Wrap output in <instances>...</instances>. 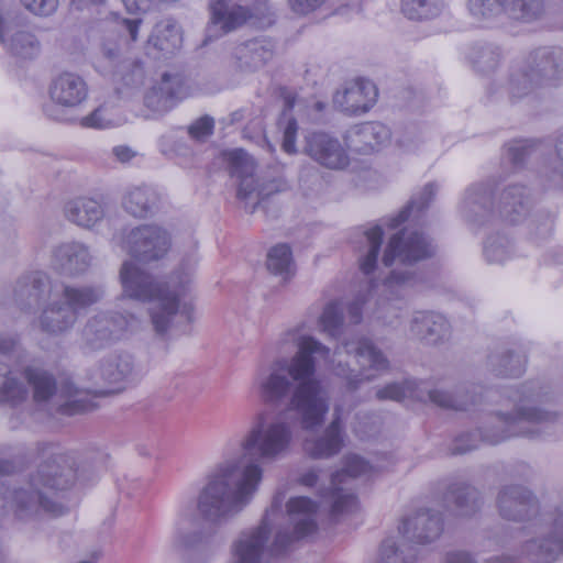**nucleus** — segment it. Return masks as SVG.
Here are the masks:
<instances>
[{
    "label": "nucleus",
    "mask_w": 563,
    "mask_h": 563,
    "mask_svg": "<svg viewBox=\"0 0 563 563\" xmlns=\"http://www.w3.org/2000/svg\"><path fill=\"white\" fill-rule=\"evenodd\" d=\"M65 216L79 227L91 228L103 219L104 209L93 198L79 197L66 203Z\"/></svg>",
    "instance_id": "33"
},
{
    "label": "nucleus",
    "mask_w": 563,
    "mask_h": 563,
    "mask_svg": "<svg viewBox=\"0 0 563 563\" xmlns=\"http://www.w3.org/2000/svg\"><path fill=\"white\" fill-rule=\"evenodd\" d=\"M183 42L181 31L177 22L172 19H165L158 22L148 38V44L153 45L164 55L174 54L180 48Z\"/></svg>",
    "instance_id": "36"
},
{
    "label": "nucleus",
    "mask_w": 563,
    "mask_h": 563,
    "mask_svg": "<svg viewBox=\"0 0 563 563\" xmlns=\"http://www.w3.org/2000/svg\"><path fill=\"white\" fill-rule=\"evenodd\" d=\"M553 216L550 212L543 210L536 211L528 222L530 238L536 242L548 239L553 230Z\"/></svg>",
    "instance_id": "53"
},
{
    "label": "nucleus",
    "mask_w": 563,
    "mask_h": 563,
    "mask_svg": "<svg viewBox=\"0 0 563 563\" xmlns=\"http://www.w3.org/2000/svg\"><path fill=\"white\" fill-rule=\"evenodd\" d=\"M93 255L88 245L70 241L60 243L52 252V266L66 277H79L91 267Z\"/></svg>",
    "instance_id": "19"
},
{
    "label": "nucleus",
    "mask_w": 563,
    "mask_h": 563,
    "mask_svg": "<svg viewBox=\"0 0 563 563\" xmlns=\"http://www.w3.org/2000/svg\"><path fill=\"white\" fill-rule=\"evenodd\" d=\"M284 498L283 493L276 494L260 525L240 532L231 545L230 563H262L267 549L272 556L283 555L295 541L316 531L317 503L302 496L290 498L286 505L289 527L279 529L268 548L272 532L268 517L282 510Z\"/></svg>",
    "instance_id": "7"
},
{
    "label": "nucleus",
    "mask_w": 563,
    "mask_h": 563,
    "mask_svg": "<svg viewBox=\"0 0 563 563\" xmlns=\"http://www.w3.org/2000/svg\"><path fill=\"white\" fill-rule=\"evenodd\" d=\"M5 45L13 55L21 58H33L40 49L35 35L26 31L15 32Z\"/></svg>",
    "instance_id": "51"
},
{
    "label": "nucleus",
    "mask_w": 563,
    "mask_h": 563,
    "mask_svg": "<svg viewBox=\"0 0 563 563\" xmlns=\"http://www.w3.org/2000/svg\"><path fill=\"white\" fill-rule=\"evenodd\" d=\"M99 374L108 384L131 383L140 376L134 358L129 353L113 354L103 358L99 366Z\"/></svg>",
    "instance_id": "31"
},
{
    "label": "nucleus",
    "mask_w": 563,
    "mask_h": 563,
    "mask_svg": "<svg viewBox=\"0 0 563 563\" xmlns=\"http://www.w3.org/2000/svg\"><path fill=\"white\" fill-rule=\"evenodd\" d=\"M104 297L101 285L62 284L60 292L54 294L43 305L38 327L49 336H62L73 330L79 317Z\"/></svg>",
    "instance_id": "8"
},
{
    "label": "nucleus",
    "mask_w": 563,
    "mask_h": 563,
    "mask_svg": "<svg viewBox=\"0 0 563 563\" xmlns=\"http://www.w3.org/2000/svg\"><path fill=\"white\" fill-rule=\"evenodd\" d=\"M176 547L184 554H198L205 556L213 549L212 531L198 530L188 533H180L176 538Z\"/></svg>",
    "instance_id": "41"
},
{
    "label": "nucleus",
    "mask_w": 563,
    "mask_h": 563,
    "mask_svg": "<svg viewBox=\"0 0 563 563\" xmlns=\"http://www.w3.org/2000/svg\"><path fill=\"white\" fill-rule=\"evenodd\" d=\"M437 191L438 186L434 183L427 184L421 191L409 200L397 216L386 219L385 224L390 229H396L411 217L419 219L420 213L429 207V203L435 197Z\"/></svg>",
    "instance_id": "37"
},
{
    "label": "nucleus",
    "mask_w": 563,
    "mask_h": 563,
    "mask_svg": "<svg viewBox=\"0 0 563 563\" xmlns=\"http://www.w3.org/2000/svg\"><path fill=\"white\" fill-rule=\"evenodd\" d=\"M110 18L104 19L100 23V27L106 31L126 32L130 40L135 42L137 40L139 27L142 23L140 18L123 19L112 12L109 13Z\"/></svg>",
    "instance_id": "55"
},
{
    "label": "nucleus",
    "mask_w": 563,
    "mask_h": 563,
    "mask_svg": "<svg viewBox=\"0 0 563 563\" xmlns=\"http://www.w3.org/2000/svg\"><path fill=\"white\" fill-rule=\"evenodd\" d=\"M419 141H421V137L418 129L412 125L404 131L398 137L397 143L405 151H412L416 148Z\"/></svg>",
    "instance_id": "59"
},
{
    "label": "nucleus",
    "mask_w": 563,
    "mask_h": 563,
    "mask_svg": "<svg viewBox=\"0 0 563 563\" xmlns=\"http://www.w3.org/2000/svg\"><path fill=\"white\" fill-rule=\"evenodd\" d=\"M372 465L358 455H349L345 457L344 467L331 476L330 486L321 490V497L329 504L333 516L352 511L356 507V496L350 487H343L349 481L368 475L372 472Z\"/></svg>",
    "instance_id": "13"
},
{
    "label": "nucleus",
    "mask_w": 563,
    "mask_h": 563,
    "mask_svg": "<svg viewBox=\"0 0 563 563\" xmlns=\"http://www.w3.org/2000/svg\"><path fill=\"white\" fill-rule=\"evenodd\" d=\"M21 356L18 335H0V404L16 407L29 398L23 377L32 388L34 405L48 416H74L92 409L91 401L73 382L64 380L57 385L53 374L44 368L32 365L20 368L18 361Z\"/></svg>",
    "instance_id": "4"
},
{
    "label": "nucleus",
    "mask_w": 563,
    "mask_h": 563,
    "mask_svg": "<svg viewBox=\"0 0 563 563\" xmlns=\"http://www.w3.org/2000/svg\"><path fill=\"white\" fill-rule=\"evenodd\" d=\"M504 14L511 21L531 24L543 19L544 0H504Z\"/></svg>",
    "instance_id": "39"
},
{
    "label": "nucleus",
    "mask_w": 563,
    "mask_h": 563,
    "mask_svg": "<svg viewBox=\"0 0 563 563\" xmlns=\"http://www.w3.org/2000/svg\"><path fill=\"white\" fill-rule=\"evenodd\" d=\"M543 153V143L536 140H515L506 145V158L515 168L523 166L527 159Z\"/></svg>",
    "instance_id": "44"
},
{
    "label": "nucleus",
    "mask_w": 563,
    "mask_h": 563,
    "mask_svg": "<svg viewBox=\"0 0 563 563\" xmlns=\"http://www.w3.org/2000/svg\"><path fill=\"white\" fill-rule=\"evenodd\" d=\"M443 500L448 509L460 517L474 516L483 505L479 490L462 481L453 482L448 486Z\"/></svg>",
    "instance_id": "28"
},
{
    "label": "nucleus",
    "mask_w": 563,
    "mask_h": 563,
    "mask_svg": "<svg viewBox=\"0 0 563 563\" xmlns=\"http://www.w3.org/2000/svg\"><path fill=\"white\" fill-rule=\"evenodd\" d=\"M383 238L384 231L378 224L362 232L358 263L360 269L365 275H369L376 268Z\"/></svg>",
    "instance_id": "35"
},
{
    "label": "nucleus",
    "mask_w": 563,
    "mask_h": 563,
    "mask_svg": "<svg viewBox=\"0 0 563 563\" xmlns=\"http://www.w3.org/2000/svg\"><path fill=\"white\" fill-rule=\"evenodd\" d=\"M366 302V297L364 295H358L352 302H350L347 307V313L350 321L354 324H357L362 320V308Z\"/></svg>",
    "instance_id": "62"
},
{
    "label": "nucleus",
    "mask_w": 563,
    "mask_h": 563,
    "mask_svg": "<svg viewBox=\"0 0 563 563\" xmlns=\"http://www.w3.org/2000/svg\"><path fill=\"white\" fill-rule=\"evenodd\" d=\"M410 332L426 344L435 345L443 342L450 333L448 320L434 311H417L410 322Z\"/></svg>",
    "instance_id": "29"
},
{
    "label": "nucleus",
    "mask_w": 563,
    "mask_h": 563,
    "mask_svg": "<svg viewBox=\"0 0 563 563\" xmlns=\"http://www.w3.org/2000/svg\"><path fill=\"white\" fill-rule=\"evenodd\" d=\"M391 132L380 122H365L346 132L345 143L358 154L367 155L389 143Z\"/></svg>",
    "instance_id": "24"
},
{
    "label": "nucleus",
    "mask_w": 563,
    "mask_h": 563,
    "mask_svg": "<svg viewBox=\"0 0 563 563\" xmlns=\"http://www.w3.org/2000/svg\"><path fill=\"white\" fill-rule=\"evenodd\" d=\"M483 252L487 262L503 264L512 256V244L508 236L496 233L487 238Z\"/></svg>",
    "instance_id": "48"
},
{
    "label": "nucleus",
    "mask_w": 563,
    "mask_h": 563,
    "mask_svg": "<svg viewBox=\"0 0 563 563\" xmlns=\"http://www.w3.org/2000/svg\"><path fill=\"white\" fill-rule=\"evenodd\" d=\"M549 396V390L539 380L505 389L500 408L486 413L477 429L456 435L449 448L450 454H465L481 443L494 445L517 437L540 439L544 427L558 418L556 412L544 407Z\"/></svg>",
    "instance_id": "3"
},
{
    "label": "nucleus",
    "mask_w": 563,
    "mask_h": 563,
    "mask_svg": "<svg viewBox=\"0 0 563 563\" xmlns=\"http://www.w3.org/2000/svg\"><path fill=\"white\" fill-rule=\"evenodd\" d=\"M466 8L477 22H489L504 13V0H467Z\"/></svg>",
    "instance_id": "50"
},
{
    "label": "nucleus",
    "mask_w": 563,
    "mask_h": 563,
    "mask_svg": "<svg viewBox=\"0 0 563 563\" xmlns=\"http://www.w3.org/2000/svg\"><path fill=\"white\" fill-rule=\"evenodd\" d=\"M324 1L325 0H288L291 10L302 15L314 11L321 7Z\"/></svg>",
    "instance_id": "61"
},
{
    "label": "nucleus",
    "mask_w": 563,
    "mask_h": 563,
    "mask_svg": "<svg viewBox=\"0 0 563 563\" xmlns=\"http://www.w3.org/2000/svg\"><path fill=\"white\" fill-rule=\"evenodd\" d=\"M533 203L531 190L522 184L505 186L497 197V214L510 223H517L526 218Z\"/></svg>",
    "instance_id": "22"
},
{
    "label": "nucleus",
    "mask_w": 563,
    "mask_h": 563,
    "mask_svg": "<svg viewBox=\"0 0 563 563\" xmlns=\"http://www.w3.org/2000/svg\"><path fill=\"white\" fill-rule=\"evenodd\" d=\"M292 262V254L289 245L277 244L267 254V269L275 275H288Z\"/></svg>",
    "instance_id": "52"
},
{
    "label": "nucleus",
    "mask_w": 563,
    "mask_h": 563,
    "mask_svg": "<svg viewBox=\"0 0 563 563\" xmlns=\"http://www.w3.org/2000/svg\"><path fill=\"white\" fill-rule=\"evenodd\" d=\"M112 73L126 87H139L144 80V67L137 59L124 58Z\"/></svg>",
    "instance_id": "49"
},
{
    "label": "nucleus",
    "mask_w": 563,
    "mask_h": 563,
    "mask_svg": "<svg viewBox=\"0 0 563 563\" xmlns=\"http://www.w3.org/2000/svg\"><path fill=\"white\" fill-rule=\"evenodd\" d=\"M445 563H477L475 558L466 551L454 550L445 554Z\"/></svg>",
    "instance_id": "63"
},
{
    "label": "nucleus",
    "mask_w": 563,
    "mask_h": 563,
    "mask_svg": "<svg viewBox=\"0 0 563 563\" xmlns=\"http://www.w3.org/2000/svg\"><path fill=\"white\" fill-rule=\"evenodd\" d=\"M102 54L103 57L109 62L112 70L115 69V66L124 59L121 58V51L118 42H104L102 44Z\"/></svg>",
    "instance_id": "60"
},
{
    "label": "nucleus",
    "mask_w": 563,
    "mask_h": 563,
    "mask_svg": "<svg viewBox=\"0 0 563 563\" xmlns=\"http://www.w3.org/2000/svg\"><path fill=\"white\" fill-rule=\"evenodd\" d=\"M112 153L115 156V158L121 163L130 162L136 154L131 147L125 145L114 146Z\"/></svg>",
    "instance_id": "64"
},
{
    "label": "nucleus",
    "mask_w": 563,
    "mask_h": 563,
    "mask_svg": "<svg viewBox=\"0 0 563 563\" xmlns=\"http://www.w3.org/2000/svg\"><path fill=\"white\" fill-rule=\"evenodd\" d=\"M319 323L323 332L335 336L343 324V309L340 302L330 301L327 303L319 318Z\"/></svg>",
    "instance_id": "54"
},
{
    "label": "nucleus",
    "mask_w": 563,
    "mask_h": 563,
    "mask_svg": "<svg viewBox=\"0 0 563 563\" xmlns=\"http://www.w3.org/2000/svg\"><path fill=\"white\" fill-rule=\"evenodd\" d=\"M26 11L33 15L48 18L53 15L59 4V0H20Z\"/></svg>",
    "instance_id": "57"
},
{
    "label": "nucleus",
    "mask_w": 563,
    "mask_h": 563,
    "mask_svg": "<svg viewBox=\"0 0 563 563\" xmlns=\"http://www.w3.org/2000/svg\"><path fill=\"white\" fill-rule=\"evenodd\" d=\"M342 429L338 408L335 417L321 437L307 439L303 443L305 451L314 459H324L335 455L342 448Z\"/></svg>",
    "instance_id": "32"
},
{
    "label": "nucleus",
    "mask_w": 563,
    "mask_h": 563,
    "mask_svg": "<svg viewBox=\"0 0 563 563\" xmlns=\"http://www.w3.org/2000/svg\"><path fill=\"white\" fill-rule=\"evenodd\" d=\"M197 263L196 255L183 258L179 267L167 282L156 280L131 261L122 264L120 280L123 292L129 298L151 302L148 312L156 334L165 335L170 328L175 327L176 318L186 325L192 322L194 307L186 300V296L189 292Z\"/></svg>",
    "instance_id": "5"
},
{
    "label": "nucleus",
    "mask_w": 563,
    "mask_h": 563,
    "mask_svg": "<svg viewBox=\"0 0 563 563\" xmlns=\"http://www.w3.org/2000/svg\"><path fill=\"white\" fill-rule=\"evenodd\" d=\"M230 174L239 179L236 196L249 206L250 212L256 207H264L265 202L275 194L285 190L286 185L280 180H271L258 184L254 178L255 164L253 158L243 150H234L229 154Z\"/></svg>",
    "instance_id": "12"
},
{
    "label": "nucleus",
    "mask_w": 563,
    "mask_h": 563,
    "mask_svg": "<svg viewBox=\"0 0 563 563\" xmlns=\"http://www.w3.org/2000/svg\"><path fill=\"white\" fill-rule=\"evenodd\" d=\"M433 254L434 246L423 233L405 229L390 238L383 255V263L388 267L398 258L402 264H410Z\"/></svg>",
    "instance_id": "17"
},
{
    "label": "nucleus",
    "mask_w": 563,
    "mask_h": 563,
    "mask_svg": "<svg viewBox=\"0 0 563 563\" xmlns=\"http://www.w3.org/2000/svg\"><path fill=\"white\" fill-rule=\"evenodd\" d=\"M540 178L545 187L563 190V130L556 137L555 157L542 166Z\"/></svg>",
    "instance_id": "43"
},
{
    "label": "nucleus",
    "mask_w": 563,
    "mask_h": 563,
    "mask_svg": "<svg viewBox=\"0 0 563 563\" xmlns=\"http://www.w3.org/2000/svg\"><path fill=\"white\" fill-rule=\"evenodd\" d=\"M482 387L474 384L457 386L454 393L441 388H432L427 382L407 379L404 383H391L380 388L376 397L380 400L390 399L401 401L405 398H415L419 401H431L438 407L453 410H467L470 406L481 401L483 394L477 393Z\"/></svg>",
    "instance_id": "9"
},
{
    "label": "nucleus",
    "mask_w": 563,
    "mask_h": 563,
    "mask_svg": "<svg viewBox=\"0 0 563 563\" xmlns=\"http://www.w3.org/2000/svg\"><path fill=\"white\" fill-rule=\"evenodd\" d=\"M241 2L242 0H209L211 22L209 32L219 29L222 34H225L244 24L250 16V11Z\"/></svg>",
    "instance_id": "27"
},
{
    "label": "nucleus",
    "mask_w": 563,
    "mask_h": 563,
    "mask_svg": "<svg viewBox=\"0 0 563 563\" xmlns=\"http://www.w3.org/2000/svg\"><path fill=\"white\" fill-rule=\"evenodd\" d=\"M41 457L23 486L10 487L0 481V519L12 515L18 521L33 522L64 515L66 508L55 499L56 493L71 488L77 481H91L107 462V454L100 450L77 453L55 444H45ZM14 468L11 461L0 459V475H9Z\"/></svg>",
    "instance_id": "2"
},
{
    "label": "nucleus",
    "mask_w": 563,
    "mask_h": 563,
    "mask_svg": "<svg viewBox=\"0 0 563 563\" xmlns=\"http://www.w3.org/2000/svg\"><path fill=\"white\" fill-rule=\"evenodd\" d=\"M444 9V0H401V12L415 21L435 19Z\"/></svg>",
    "instance_id": "42"
},
{
    "label": "nucleus",
    "mask_w": 563,
    "mask_h": 563,
    "mask_svg": "<svg viewBox=\"0 0 563 563\" xmlns=\"http://www.w3.org/2000/svg\"><path fill=\"white\" fill-rule=\"evenodd\" d=\"M296 353L278 358L260 368L253 386L258 399L284 410L257 412L241 441L243 455L212 473L197 500L200 516L218 522L241 511L251 500L262 479L261 464L283 457L292 441V428L287 413L296 411L305 430L323 423L329 410L328 396L317 376L319 361H328L331 350L312 335L295 338Z\"/></svg>",
    "instance_id": "1"
},
{
    "label": "nucleus",
    "mask_w": 563,
    "mask_h": 563,
    "mask_svg": "<svg viewBox=\"0 0 563 563\" xmlns=\"http://www.w3.org/2000/svg\"><path fill=\"white\" fill-rule=\"evenodd\" d=\"M137 324L139 320L132 312L102 311L87 320L81 335L89 347L99 350L120 340Z\"/></svg>",
    "instance_id": "14"
},
{
    "label": "nucleus",
    "mask_w": 563,
    "mask_h": 563,
    "mask_svg": "<svg viewBox=\"0 0 563 563\" xmlns=\"http://www.w3.org/2000/svg\"><path fill=\"white\" fill-rule=\"evenodd\" d=\"M48 92L54 103L75 108L86 100L88 86L79 75L65 71L52 80Z\"/></svg>",
    "instance_id": "25"
},
{
    "label": "nucleus",
    "mask_w": 563,
    "mask_h": 563,
    "mask_svg": "<svg viewBox=\"0 0 563 563\" xmlns=\"http://www.w3.org/2000/svg\"><path fill=\"white\" fill-rule=\"evenodd\" d=\"M341 350L349 355H354L358 364V371L351 368L347 363L342 361L332 365L333 374L345 382L349 391L357 390L363 383L375 379L389 368L388 358L369 339L346 341L334 351V355H340Z\"/></svg>",
    "instance_id": "11"
},
{
    "label": "nucleus",
    "mask_w": 563,
    "mask_h": 563,
    "mask_svg": "<svg viewBox=\"0 0 563 563\" xmlns=\"http://www.w3.org/2000/svg\"><path fill=\"white\" fill-rule=\"evenodd\" d=\"M115 124L114 118L110 114L109 108L104 104L95 109L90 114L80 119V125L93 129H107Z\"/></svg>",
    "instance_id": "56"
},
{
    "label": "nucleus",
    "mask_w": 563,
    "mask_h": 563,
    "mask_svg": "<svg viewBox=\"0 0 563 563\" xmlns=\"http://www.w3.org/2000/svg\"><path fill=\"white\" fill-rule=\"evenodd\" d=\"M468 58L475 71L482 75H489L500 65L503 52L496 44L477 43L471 48Z\"/></svg>",
    "instance_id": "40"
},
{
    "label": "nucleus",
    "mask_w": 563,
    "mask_h": 563,
    "mask_svg": "<svg viewBox=\"0 0 563 563\" xmlns=\"http://www.w3.org/2000/svg\"><path fill=\"white\" fill-rule=\"evenodd\" d=\"M527 355L522 349L506 350L488 357V366L496 376L519 377L526 371Z\"/></svg>",
    "instance_id": "34"
},
{
    "label": "nucleus",
    "mask_w": 563,
    "mask_h": 563,
    "mask_svg": "<svg viewBox=\"0 0 563 563\" xmlns=\"http://www.w3.org/2000/svg\"><path fill=\"white\" fill-rule=\"evenodd\" d=\"M420 282L418 275L408 268H395L384 280L385 290L397 298L402 297L405 291L415 287Z\"/></svg>",
    "instance_id": "47"
},
{
    "label": "nucleus",
    "mask_w": 563,
    "mask_h": 563,
    "mask_svg": "<svg viewBox=\"0 0 563 563\" xmlns=\"http://www.w3.org/2000/svg\"><path fill=\"white\" fill-rule=\"evenodd\" d=\"M170 247L168 232L155 224H143L132 229L125 238L128 253L144 263L158 261Z\"/></svg>",
    "instance_id": "16"
},
{
    "label": "nucleus",
    "mask_w": 563,
    "mask_h": 563,
    "mask_svg": "<svg viewBox=\"0 0 563 563\" xmlns=\"http://www.w3.org/2000/svg\"><path fill=\"white\" fill-rule=\"evenodd\" d=\"M377 88L371 80H357L349 85L342 93H336L334 103L350 114L367 112L377 99Z\"/></svg>",
    "instance_id": "26"
},
{
    "label": "nucleus",
    "mask_w": 563,
    "mask_h": 563,
    "mask_svg": "<svg viewBox=\"0 0 563 563\" xmlns=\"http://www.w3.org/2000/svg\"><path fill=\"white\" fill-rule=\"evenodd\" d=\"M563 78V48L540 47L511 68L508 89L511 98H522L536 87L551 85Z\"/></svg>",
    "instance_id": "10"
},
{
    "label": "nucleus",
    "mask_w": 563,
    "mask_h": 563,
    "mask_svg": "<svg viewBox=\"0 0 563 563\" xmlns=\"http://www.w3.org/2000/svg\"><path fill=\"white\" fill-rule=\"evenodd\" d=\"M457 211L471 228H482L490 223L497 214L492 187L484 183L468 186L461 197Z\"/></svg>",
    "instance_id": "18"
},
{
    "label": "nucleus",
    "mask_w": 563,
    "mask_h": 563,
    "mask_svg": "<svg viewBox=\"0 0 563 563\" xmlns=\"http://www.w3.org/2000/svg\"><path fill=\"white\" fill-rule=\"evenodd\" d=\"M499 516L514 522L532 520L533 537L522 544V552L534 563H554L563 556V498L540 511L539 500L523 485L503 486L496 497Z\"/></svg>",
    "instance_id": "6"
},
{
    "label": "nucleus",
    "mask_w": 563,
    "mask_h": 563,
    "mask_svg": "<svg viewBox=\"0 0 563 563\" xmlns=\"http://www.w3.org/2000/svg\"><path fill=\"white\" fill-rule=\"evenodd\" d=\"M184 77L179 74H164L158 86L153 87L144 97L145 106L154 112L172 110L178 100L187 97Z\"/></svg>",
    "instance_id": "23"
},
{
    "label": "nucleus",
    "mask_w": 563,
    "mask_h": 563,
    "mask_svg": "<svg viewBox=\"0 0 563 563\" xmlns=\"http://www.w3.org/2000/svg\"><path fill=\"white\" fill-rule=\"evenodd\" d=\"M274 55V44L265 37H255L240 43L233 51L238 66L244 70L262 68Z\"/></svg>",
    "instance_id": "30"
},
{
    "label": "nucleus",
    "mask_w": 563,
    "mask_h": 563,
    "mask_svg": "<svg viewBox=\"0 0 563 563\" xmlns=\"http://www.w3.org/2000/svg\"><path fill=\"white\" fill-rule=\"evenodd\" d=\"M214 122L213 119L206 115L197 121H195L191 125L188 126L187 135L189 139L195 141H203L213 132Z\"/></svg>",
    "instance_id": "58"
},
{
    "label": "nucleus",
    "mask_w": 563,
    "mask_h": 563,
    "mask_svg": "<svg viewBox=\"0 0 563 563\" xmlns=\"http://www.w3.org/2000/svg\"><path fill=\"white\" fill-rule=\"evenodd\" d=\"M157 194L146 186L130 189L123 197L124 210L135 218H146L157 206Z\"/></svg>",
    "instance_id": "38"
},
{
    "label": "nucleus",
    "mask_w": 563,
    "mask_h": 563,
    "mask_svg": "<svg viewBox=\"0 0 563 563\" xmlns=\"http://www.w3.org/2000/svg\"><path fill=\"white\" fill-rule=\"evenodd\" d=\"M302 152L329 170H344L351 163L346 146L336 136L323 131L306 134Z\"/></svg>",
    "instance_id": "15"
},
{
    "label": "nucleus",
    "mask_w": 563,
    "mask_h": 563,
    "mask_svg": "<svg viewBox=\"0 0 563 563\" xmlns=\"http://www.w3.org/2000/svg\"><path fill=\"white\" fill-rule=\"evenodd\" d=\"M443 515L434 509H419L413 516L406 518L399 531L407 539L417 543H431L443 532Z\"/></svg>",
    "instance_id": "21"
},
{
    "label": "nucleus",
    "mask_w": 563,
    "mask_h": 563,
    "mask_svg": "<svg viewBox=\"0 0 563 563\" xmlns=\"http://www.w3.org/2000/svg\"><path fill=\"white\" fill-rule=\"evenodd\" d=\"M53 295L52 280L43 272L22 275L13 287V300L22 310H31L44 305Z\"/></svg>",
    "instance_id": "20"
},
{
    "label": "nucleus",
    "mask_w": 563,
    "mask_h": 563,
    "mask_svg": "<svg viewBox=\"0 0 563 563\" xmlns=\"http://www.w3.org/2000/svg\"><path fill=\"white\" fill-rule=\"evenodd\" d=\"M188 135L183 129H175L164 133L158 140V147L165 156H189L192 148Z\"/></svg>",
    "instance_id": "45"
},
{
    "label": "nucleus",
    "mask_w": 563,
    "mask_h": 563,
    "mask_svg": "<svg viewBox=\"0 0 563 563\" xmlns=\"http://www.w3.org/2000/svg\"><path fill=\"white\" fill-rule=\"evenodd\" d=\"M416 549L388 538L382 542L377 563H415Z\"/></svg>",
    "instance_id": "46"
}]
</instances>
